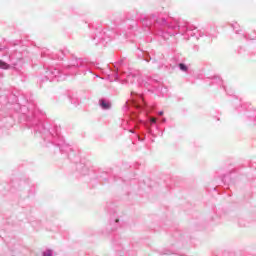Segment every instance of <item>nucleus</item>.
Wrapping results in <instances>:
<instances>
[{"label":"nucleus","mask_w":256,"mask_h":256,"mask_svg":"<svg viewBox=\"0 0 256 256\" xmlns=\"http://www.w3.org/2000/svg\"><path fill=\"white\" fill-rule=\"evenodd\" d=\"M100 107L104 110H109L111 109V103L106 102L105 100H100Z\"/></svg>","instance_id":"nucleus-1"},{"label":"nucleus","mask_w":256,"mask_h":256,"mask_svg":"<svg viewBox=\"0 0 256 256\" xmlns=\"http://www.w3.org/2000/svg\"><path fill=\"white\" fill-rule=\"evenodd\" d=\"M0 69H9V64L4 62L3 60H0Z\"/></svg>","instance_id":"nucleus-2"},{"label":"nucleus","mask_w":256,"mask_h":256,"mask_svg":"<svg viewBox=\"0 0 256 256\" xmlns=\"http://www.w3.org/2000/svg\"><path fill=\"white\" fill-rule=\"evenodd\" d=\"M179 68L181 69V71H187V66L183 63L179 64Z\"/></svg>","instance_id":"nucleus-3"},{"label":"nucleus","mask_w":256,"mask_h":256,"mask_svg":"<svg viewBox=\"0 0 256 256\" xmlns=\"http://www.w3.org/2000/svg\"><path fill=\"white\" fill-rule=\"evenodd\" d=\"M152 123H157V118H151Z\"/></svg>","instance_id":"nucleus-4"},{"label":"nucleus","mask_w":256,"mask_h":256,"mask_svg":"<svg viewBox=\"0 0 256 256\" xmlns=\"http://www.w3.org/2000/svg\"><path fill=\"white\" fill-rule=\"evenodd\" d=\"M159 115H163V112H160Z\"/></svg>","instance_id":"nucleus-5"},{"label":"nucleus","mask_w":256,"mask_h":256,"mask_svg":"<svg viewBox=\"0 0 256 256\" xmlns=\"http://www.w3.org/2000/svg\"><path fill=\"white\" fill-rule=\"evenodd\" d=\"M116 223H119V219L116 220Z\"/></svg>","instance_id":"nucleus-6"}]
</instances>
